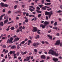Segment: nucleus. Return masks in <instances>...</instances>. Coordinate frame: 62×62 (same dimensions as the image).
Returning a JSON list of instances; mask_svg holds the SVG:
<instances>
[{"mask_svg": "<svg viewBox=\"0 0 62 62\" xmlns=\"http://www.w3.org/2000/svg\"><path fill=\"white\" fill-rule=\"evenodd\" d=\"M39 7H40V8H41L43 7V5H39Z\"/></svg>", "mask_w": 62, "mask_h": 62, "instance_id": "obj_35", "label": "nucleus"}, {"mask_svg": "<svg viewBox=\"0 0 62 62\" xmlns=\"http://www.w3.org/2000/svg\"><path fill=\"white\" fill-rule=\"evenodd\" d=\"M28 21V19H26L25 20V22H26V23H27Z\"/></svg>", "mask_w": 62, "mask_h": 62, "instance_id": "obj_48", "label": "nucleus"}, {"mask_svg": "<svg viewBox=\"0 0 62 62\" xmlns=\"http://www.w3.org/2000/svg\"><path fill=\"white\" fill-rule=\"evenodd\" d=\"M26 16H29V14L28 13H27L26 14Z\"/></svg>", "mask_w": 62, "mask_h": 62, "instance_id": "obj_47", "label": "nucleus"}, {"mask_svg": "<svg viewBox=\"0 0 62 62\" xmlns=\"http://www.w3.org/2000/svg\"><path fill=\"white\" fill-rule=\"evenodd\" d=\"M6 45H4L2 46V47L3 48H6Z\"/></svg>", "mask_w": 62, "mask_h": 62, "instance_id": "obj_41", "label": "nucleus"}, {"mask_svg": "<svg viewBox=\"0 0 62 62\" xmlns=\"http://www.w3.org/2000/svg\"><path fill=\"white\" fill-rule=\"evenodd\" d=\"M20 38L18 37L16 38L14 40V42H15V41H18L19 40Z\"/></svg>", "mask_w": 62, "mask_h": 62, "instance_id": "obj_6", "label": "nucleus"}, {"mask_svg": "<svg viewBox=\"0 0 62 62\" xmlns=\"http://www.w3.org/2000/svg\"><path fill=\"white\" fill-rule=\"evenodd\" d=\"M13 39L12 37H11L9 39H8L7 42L6 43L8 44V43H10V44H12L13 43Z\"/></svg>", "mask_w": 62, "mask_h": 62, "instance_id": "obj_2", "label": "nucleus"}, {"mask_svg": "<svg viewBox=\"0 0 62 62\" xmlns=\"http://www.w3.org/2000/svg\"><path fill=\"white\" fill-rule=\"evenodd\" d=\"M8 50H6L5 51V54H6L7 53H8Z\"/></svg>", "mask_w": 62, "mask_h": 62, "instance_id": "obj_50", "label": "nucleus"}, {"mask_svg": "<svg viewBox=\"0 0 62 62\" xmlns=\"http://www.w3.org/2000/svg\"><path fill=\"white\" fill-rule=\"evenodd\" d=\"M62 12V11L61 10H60L59 11H58L57 12L58 13H61Z\"/></svg>", "mask_w": 62, "mask_h": 62, "instance_id": "obj_46", "label": "nucleus"}, {"mask_svg": "<svg viewBox=\"0 0 62 62\" xmlns=\"http://www.w3.org/2000/svg\"><path fill=\"white\" fill-rule=\"evenodd\" d=\"M24 6H25V5H23L22 6V7L23 8H24Z\"/></svg>", "mask_w": 62, "mask_h": 62, "instance_id": "obj_62", "label": "nucleus"}, {"mask_svg": "<svg viewBox=\"0 0 62 62\" xmlns=\"http://www.w3.org/2000/svg\"><path fill=\"white\" fill-rule=\"evenodd\" d=\"M41 3L42 4H44V0H42L41 1Z\"/></svg>", "mask_w": 62, "mask_h": 62, "instance_id": "obj_33", "label": "nucleus"}, {"mask_svg": "<svg viewBox=\"0 0 62 62\" xmlns=\"http://www.w3.org/2000/svg\"><path fill=\"white\" fill-rule=\"evenodd\" d=\"M41 59H45L46 58V57L44 55H42L41 56Z\"/></svg>", "mask_w": 62, "mask_h": 62, "instance_id": "obj_7", "label": "nucleus"}, {"mask_svg": "<svg viewBox=\"0 0 62 62\" xmlns=\"http://www.w3.org/2000/svg\"><path fill=\"white\" fill-rule=\"evenodd\" d=\"M27 40H28V39H25V40L24 41H25H25H27Z\"/></svg>", "mask_w": 62, "mask_h": 62, "instance_id": "obj_55", "label": "nucleus"}, {"mask_svg": "<svg viewBox=\"0 0 62 62\" xmlns=\"http://www.w3.org/2000/svg\"><path fill=\"white\" fill-rule=\"evenodd\" d=\"M37 49H34V52H36V53H37Z\"/></svg>", "mask_w": 62, "mask_h": 62, "instance_id": "obj_40", "label": "nucleus"}, {"mask_svg": "<svg viewBox=\"0 0 62 62\" xmlns=\"http://www.w3.org/2000/svg\"><path fill=\"white\" fill-rule=\"evenodd\" d=\"M29 8H33V9H35V8H34V7H33V6H29Z\"/></svg>", "mask_w": 62, "mask_h": 62, "instance_id": "obj_27", "label": "nucleus"}, {"mask_svg": "<svg viewBox=\"0 0 62 62\" xmlns=\"http://www.w3.org/2000/svg\"><path fill=\"white\" fill-rule=\"evenodd\" d=\"M34 21H36L37 20V17H35L34 18Z\"/></svg>", "mask_w": 62, "mask_h": 62, "instance_id": "obj_51", "label": "nucleus"}, {"mask_svg": "<svg viewBox=\"0 0 62 62\" xmlns=\"http://www.w3.org/2000/svg\"><path fill=\"white\" fill-rule=\"evenodd\" d=\"M25 43V41H23L20 43V46H21L22 45V44H24V43Z\"/></svg>", "mask_w": 62, "mask_h": 62, "instance_id": "obj_15", "label": "nucleus"}, {"mask_svg": "<svg viewBox=\"0 0 62 62\" xmlns=\"http://www.w3.org/2000/svg\"><path fill=\"white\" fill-rule=\"evenodd\" d=\"M39 1V0H35V3H37V1Z\"/></svg>", "mask_w": 62, "mask_h": 62, "instance_id": "obj_57", "label": "nucleus"}, {"mask_svg": "<svg viewBox=\"0 0 62 62\" xmlns=\"http://www.w3.org/2000/svg\"><path fill=\"white\" fill-rule=\"evenodd\" d=\"M0 5L3 8H4V7L5 4H4V3H3V2H1V3H0Z\"/></svg>", "mask_w": 62, "mask_h": 62, "instance_id": "obj_11", "label": "nucleus"}, {"mask_svg": "<svg viewBox=\"0 0 62 62\" xmlns=\"http://www.w3.org/2000/svg\"><path fill=\"white\" fill-rule=\"evenodd\" d=\"M50 12H48L47 11L45 13V15H49L50 14Z\"/></svg>", "mask_w": 62, "mask_h": 62, "instance_id": "obj_16", "label": "nucleus"}, {"mask_svg": "<svg viewBox=\"0 0 62 62\" xmlns=\"http://www.w3.org/2000/svg\"><path fill=\"white\" fill-rule=\"evenodd\" d=\"M51 4V3H45V5H47L48 6V5H50V4Z\"/></svg>", "mask_w": 62, "mask_h": 62, "instance_id": "obj_20", "label": "nucleus"}, {"mask_svg": "<svg viewBox=\"0 0 62 62\" xmlns=\"http://www.w3.org/2000/svg\"><path fill=\"white\" fill-rule=\"evenodd\" d=\"M54 55L56 56H57L59 55V54L58 53H56L55 52H54Z\"/></svg>", "mask_w": 62, "mask_h": 62, "instance_id": "obj_12", "label": "nucleus"}, {"mask_svg": "<svg viewBox=\"0 0 62 62\" xmlns=\"http://www.w3.org/2000/svg\"><path fill=\"white\" fill-rule=\"evenodd\" d=\"M17 7H18V5H15L14 7V9H16Z\"/></svg>", "mask_w": 62, "mask_h": 62, "instance_id": "obj_18", "label": "nucleus"}, {"mask_svg": "<svg viewBox=\"0 0 62 62\" xmlns=\"http://www.w3.org/2000/svg\"><path fill=\"white\" fill-rule=\"evenodd\" d=\"M16 54L17 56H19V55H20V53L19 52H17V53Z\"/></svg>", "mask_w": 62, "mask_h": 62, "instance_id": "obj_28", "label": "nucleus"}, {"mask_svg": "<svg viewBox=\"0 0 62 62\" xmlns=\"http://www.w3.org/2000/svg\"><path fill=\"white\" fill-rule=\"evenodd\" d=\"M47 36L50 39H51V40H52L53 39V38H52V36H50V35H47Z\"/></svg>", "mask_w": 62, "mask_h": 62, "instance_id": "obj_10", "label": "nucleus"}, {"mask_svg": "<svg viewBox=\"0 0 62 62\" xmlns=\"http://www.w3.org/2000/svg\"><path fill=\"white\" fill-rule=\"evenodd\" d=\"M8 7V4H4V7Z\"/></svg>", "mask_w": 62, "mask_h": 62, "instance_id": "obj_31", "label": "nucleus"}, {"mask_svg": "<svg viewBox=\"0 0 62 62\" xmlns=\"http://www.w3.org/2000/svg\"><path fill=\"white\" fill-rule=\"evenodd\" d=\"M11 13V11H9L8 12V14H9Z\"/></svg>", "mask_w": 62, "mask_h": 62, "instance_id": "obj_64", "label": "nucleus"}, {"mask_svg": "<svg viewBox=\"0 0 62 62\" xmlns=\"http://www.w3.org/2000/svg\"><path fill=\"white\" fill-rule=\"evenodd\" d=\"M36 45H39V43H37L36 44Z\"/></svg>", "mask_w": 62, "mask_h": 62, "instance_id": "obj_49", "label": "nucleus"}, {"mask_svg": "<svg viewBox=\"0 0 62 62\" xmlns=\"http://www.w3.org/2000/svg\"><path fill=\"white\" fill-rule=\"evenodd\" d=\"M56 35L58 36H59V33L57 34Z\"/></svg>", "mask_w": 62, "mask_h": 62, "instance_id": "obj_59", "label": "nucleus"}, {"mask_svg": "<svg viewBox=\"0 0 62 62\" xmlns=\"http://www.w3.org/2000/svg\"><path fill=\"white\" fill-rule=\"evenodd\" d=\"M42 9L43 10H46V8L45 7H43L42 8Z\"/></svg>", "mask_w": 62, "mask_h": 62, "instance_id": "obj_39", "label": "nucleus"}, {"mask_svg": "<svg viewBox=\"0 0 62 62\" xmlns=\"http://www.w3.org/2000/svg\"><path fill=\"white\" fill-rule=\"evenodd\" d=\"M19 31H20V30L19 29H17L16 30L17 33H18V32H19Z\"/></svg>", "mask_w": 62, "mask_h": 62, "instance_id": "obj_37", "label": "nucleus"}, {"mask_svg": "<svg viewBox=\"0 0 62 62\" xmlns=\"http://www.w3.org/2000/svg\"><path fill=\"white\" fill-rule=\"evenodd\" d=\"M33 45L34 47H36L37 46V44H36V43H34L33 44Z\"/></svg>", "mask_w": 62, "mask_h": 62, "instance_id": "obj_30", "label": "nucleus"}, {"mask_svg": "<svg viewBox=\"0 0 62 62\" xmlns=\"http://www.w3.org/2000/svg\"><path fill=\"white\" fill-rule=\"evenodd\" d=\"M39 35H37L36 37V39H39Z\"/></svg>", "mask_w": 62, "mask_h": 62, "instance_id": "obj_24", "label": "nucleus"}, {"mask_svg": "<svg viewBox=\"0 0 62 62\" xmlns=\"http://www.w3.org/2000/svg\"><path fill=\"white\" fill-rule=\"evenodd\" d=\"M9 54H12V51H10V52Z\"/></svg>", "mask_w": 62, "mask_h": 62, "instance_id": "obj_44", "label": "nucleus"}, {"mask_svg": "<svg viewBox=\"0 0 62 62\" xmlns=\"http://www.w3.org/2000/svg\"><path fill=\"white\" fill-rule=\"evenodd\" d=\"M49 14H50L51 15H52L53 14V11H50V12Z\"/></svg>", "mask_w": 62, "mask_h": 62, "instance_id": "obj_38", "label": "nucleus"}, {"mask_svg": "<svg viewBox=\"0 0 62 62\" xmlns=\"http://www.w3.org/2000/svg\"><path fill=\"white\" fill-rule=\"evenodd\" d=\"M51 15H50V14H49V15L48 17L49 18H50L51 17Z\"/></svg>", "mask_w": 62, "mask_h": 62, "instance_id": "obj_54", "label": "nucleus"}, {"mask_svg": "<svg viewBox=\"0 0 62 62\" xmlns=\"http://www.w3.org/2000/svg\"><path fill=\"white\" fill-rule=\"evenodd\" d=\"M47 59H50V57L49 56H47Z\"/></svg>", "mask_w": 62, "mask_h": 62, "instance_id": "obj_63", "label": "nucleus"}, {"mask_svg": "<svg viewBox=\"0 0 62 62\" xmlns=\"http://www.w3.org/2000/svg\"><path fill=\"white\" fill-rule=\"evenodd\" d=\"M31 58V56H29V57H27L26 59V61H29V59Z\"/></svg>", "mask_w": 62, "mask_h": 62, "instance_id": "obj_9", "label": "nucleus"}, {"mask_svg": "<svg viewBox=\"0 0 62 62\" xmlns=\"http://www.w3.org/2000/svg\"><path fill=\"white\" fill-rule=\"evenodd\" d=\"M29 10L31 12H32V11H33L34 10L32 9L31 8H29Z\"/></svg>", "mask_w": 62, "mask_h": 62, "instance_id": "obj_22", "label": "nucleus"}, {"mask_svg": "<svg viewBox=\"0 0 62 62\" xmlns=\"http://www.w3.org/2000/svg\"><path fill=\"white\" fill-rule=\"evenodd\" d=\"M16 12H17V13H21V11H17Z\"/></svg>", "mask_w": 62, "mask_h": 62, "instance_id": "obj_34", "label": "nucleus"}, {"mask_svg": "<svg viewBox=\"0 0 62 62\" xmlns=\"http://www.w3.org/2000/svg\"><path fill=\"white\" fill-rule=\"evenodd\" d=\"M5 61V59H3V60L1 62H4V61Z\"/></svg>", "mask_w": 62, "mask_h": 62, "instance_id": "obj_56", "label": "nucleus"}, {"mask_svg": "<svg viewBox=\"0 0 62 62\" xmlns=\"http://www.w3.org/2000/svg\"><path fill=\"white\" fill-rule=\"evenodd\" d=\"M58 28L57 27H54V29L56 30H57V29Z\"/></svg>", "mask_w": 62, "mask_h": 62, "instance_id": "obj_53", "label": "nucleus"}, {"mask_svg": "<svg viewBox=\"0 0 62 62\" xmlns=\"http://www.w3.org/2000/svg\"><path fill=\"white\" fill-rule=\"evenodd\" d=\"M13 22V21H12L11 22H9L8 23H12Z\"/></svg>", "mask_w": 62, "mask_h": 62, "instance_id": "obj_60", "label": "nucleus"}, {"mask_svg": "<svg viewBox=\"0 0 62 62\" xmlns=\"http://www.w3.org/2000/svg\"><path fill=\"white\" fill-rule=\"evenodd\" d=\"M28 43H32V41H31V40H29L28 41Z\"/></svg>", "mask_w": 62, "mask_h": 62, "instance_id": "obj_32", "label": "nucleus"}, {"mask_svg": "<svg viewBox=\"0 0 62 62\" xmlns=\"http://www.w3.org/2000/svg\"><path fill=\"white\" fill-rule=\"evenodd\" d=\"M5 14H4L3 15H2L0 16V18H2H2H3V16H5Z\"/></svg>", "mask_w": 62, "mask_h": 62, "instance_id": "obj_29", "label": "nucleus"}, {"mask_svg": "<svg viewBox=\"0 0 62 62\" xmlns=\"http://www.w3.org/2000/svg\"><path fill=\"white\" fill-rule=\"evenodd\" d=\"M4 19H8V16L6 15L4 17Z\"/></svg>", "mask_w": 62, "mask_h": 62, "instance_id": "obj_17", "label": "nucleus"}, {"mask_svg": "<svg viewBox=\"0 0 62 62\" xmlns=\"http://www.w3.org/2000/svg\"><path fill=\"white\" fill-rule=\"evenodd\" d=\"M49 22H48L45 21L44 23H49Z\"/></svg>", "mask_w": 62, "mask_h": 62, "instance_id": "obj_36", "label": "nucleus"}, {"mask_svg": "<svg viewBox=\"0 0 62 62\" xmlns=\"http://www.w3.org/2000/svg\"><path fill=\"white\" fill-rule=\"evenodd\" d=\"M4 25L3 23H0V25L3 26Z\"/></svg>", "mask_w": 62, "mask_h": 62, "instance_id": "obj_58", "label": "nucleus"}, {"mask_svg": "<svg viewBox=\"0 0 62 62\" xmlns=\"http://www.w3.org/2000/svg\"><path fill=\"white\" fill-rule=\"evenodd\" d=\"M11 49H14L16 48V46L14 45L13 46H11Z\"/></svg>", "mask_w": 62, "mask_h": 62, "instance_id": "obj_14", "label": "nucleus"}, {"mask_svg": "<svg viewBox=\"0 0 62 62\" xmlns=\"http://www.w3.org/2000/svg\"><path fill=\"white\" fill-rule=\"evenodd\" d=\"M60 43V40H58L56 41V43L55 44V45H59Z\"/></svg>", "mask_w": 62, "mask_h": 62, "instance_id": "obj_8", "label": "nucleus"}, {"mask_svg": "<svg viewBox=\"0 0 62 62\" xmlns=\"http://www.w3.org/2000/svg\"><path fill=\"white\" fill-rule=\"evenodd\" d=\"M46 2H50L51 1L50 0H46Z\"/></svg>", "mask_w": 62, "mask_h": 62, "instance_id": "obj_45", "label": "nucleus"}, {"mask_svg": "<svg viewBox=\"0 0 62 62\" xmlns=\"http://www.w3.org/2000/svg\"><path fill=\"white\" fill-rule=\"evenodd\" d=\"M48 23H45L44 25H43L41 24L40 25V27H41L42 29H44L45 28V26H46L47 25H48Z\"/></svg>", "mask_w": 62, "mask_h": 62, "instance_id": "obj_4", "label": "nucleus"}, {"mask_svg": "<svg viewBox=\"0 0 62 62\" xmlns=\"http://www.w3.org/2000/svg\"><path fill=\"white\" fill-rule=\"evenodd\" d=\"M40 30H38L37 28L35 27H33V29L32 30V32H36L37 31V33L39 34H40Z\"/></svg>", "mask_w": 62, "mask_h": 62, "instance_id": "obj_1", "label": "nucleus"}, {"mask_svg": "<svg viewBox=\"0 0 62 62\" xmlns=\"http://www.w3.org/2000/svg\"><path fill=\"white\" fill-rule=\"evenodd\" d=\"M48 54H52V55H54V52L51 49L49 50Z\"/></svg>", "mask_w": 62, "mask_h": 62, "instance_id": "obj_3", "label": "nucleus"}, {"mask_svg": "<svg viewBox=\"0 0 62 62\" xmlns=\"http://www.w3.org/2000/svg\"><path fill=\"white\" fill-rule=\"evenodd\" d=\"M38 18H40L41 16V14H40L38 15Z\"/></svg>", "mask_w": 62, "mask_h": 62, "instance_id": "obj_23", "label": "nucleus"}, {"mask_svg": "<svg viewBox=\"0 0 62 62\" xmlns=\"http://www.w3.org/2000/svg\"><path fill=\"white\" fill-rule=\"evenodd\" d=\"M11 46V45H10L9 46H7V48H9V47H10Z\"/></svg>", "mask_w": 62, "mask_h": 62, "instance_id": "obj_43", "label": "nucleus"}, {"mask_svg": "<svg viewBox=\"0 0 62 62\" xmlns=\"http://www.w3.org/2000/svg\"><path fill=\"white\" fill-rule=\"evenodd\" d=\"M12 30H13L14 29V27H12L10 28Z\"/></svg>", "mask_w": 62, "mask_h": 62, "instance_id": "obj_26", "label": "nucleus"}, {"mask_svg": "<svg viewBox=\"0 0 62 62\" xmlns=\"http://www.w3.org/2000/svg\"><path fill=\"white\" fill-rule=\"evenodd\" d=\"M58 59L57 58H54V62H57Z\"/></svg>", "mask_w": 62, "mask_h": 62, "instance_id": "obj_13", "label": "nucleus"}, {"mask_svg": "<svg viewBox=\"0 0 62 62\" xmlns=\"http://www.w3.org/2000/svg\"><path fill=\"white\" fill-rule=\"evenodd\" d=\"M41 42L42 44H44V43H45V42L44 41H43Z\"/></svg>", "mask_w": 62, "mask_h": 62, "instance_id": "obj_52", "label": "nucleus"}, {"mask_svg": "<svg viewBox=\"0 0 62 62\" xmlns=\"http://www.w3.org/2000/svg\"><path fill=\"white\" fill-rule=\"evenodd\" d=\"M8 20L6 19V20H5L4 21V23H8Z\"/></svg>", "mask_w": 62, "mask_h": 62, "instance_id": "obj_21", "label": "nucleus"}, {"mask_svg": "<svg viewBox=\"0 0 62 62\" xmlns=\"http://www.w3.org/2000/svg\"><path fill=\"white\" fill-rule=\"evenodd\" d=\"M20 46V44H19L17 46V49H20V46Z\"/></svg>", "mask_w": 62, "mask_h": 62, "instance_id": "obj_25", "label": "nucleus"}, {"mask_svg": "<svg viewBox=\"0 0 62 62\" xmlns=\"http://www.w3.org/2000/svg\"><path fill=\"white\" fill-rule=\"evenodd\" d=\"M26 53H27V52H25L24 53H23V52H21V54H22V55H23L24 54H26Z\"/></svg>", "mask_w": 62, "mask_h": 62, "instance_id": "obj_19", "label": "nucleus"}, {"mask_svg": "<svg viewBox=\"0 0 62 62\" xmlns=\"http://www.w3.org/2000/svg\"><path fill=\"white\" fill-rule=\"evenodd\" d=\"M46 19L47 20H48V19H49V18H48V16H46Z\"/></svg>", "mask_w": 62, "mask_h": 62, "instance_id": "obj_42", "label": "nucleus"}, {"mask_svg": "<svg viewBox=\"0 0 62 62\" xmlns=\"http://www.w3.org/2000/svg\"><path fill=\"white\" fill-rule=\"evenodd\" d=\"M37 9L36 10V11L37 13H41V11H39V10L40 9V8L39 7H37Z\"/></svg>", "mask_w": 62, "mask_h": 62, "instance_id": "obj_5", "label": "nucleus"}, {"mask_svg": "<svg viewBox=\"0 0 62 62\" xmlns=\"http://www.w3.org/2000/svg\"><path fill=\"white\" fill-rule=\"evenodd\" d=\"M22 26H20L19 28V29H22Z\"/></svg>", "mask_w": 62, "mask_h": 62, "instance_id": "obj_61", "label": "nucleus"}]
</instances>
